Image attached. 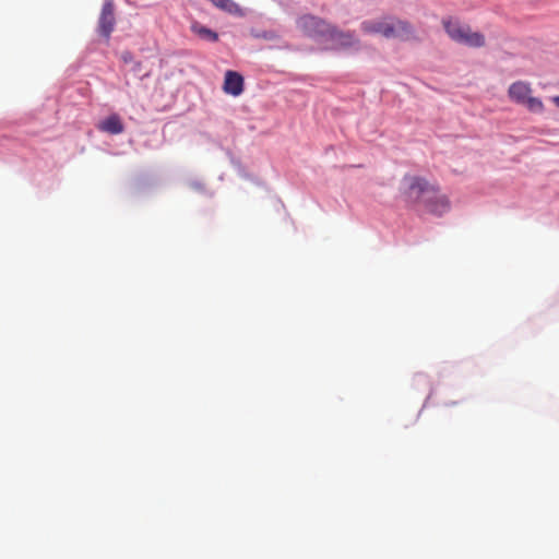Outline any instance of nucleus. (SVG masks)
<instances>
[{"label":"nucleus","mask_w":559,"mask_h":559,"mask_svg":"<svg viewBox=\"0 0 559 559\" xmlns=\"http://www.w3.org/2000/svg\"><path fill=\"white\" fill-rule=\"evenodd\" d=\"M223 88L227 94L239 96L243 91V78L238 72L227 71Z\"/></svg>","instance_id":"6e6552de"},{"label":"nucleus","mask_w":559,"mask_h":559,"mask_svg":"<svg viewBox=\"0 0 559 559\" xmlns=\"http://www.w3.org/2000/svg\"><path fill=\"white\" fill-rule=\"evenodd\" d=\"M424 207L436 215H442L448 212L450 203L448 198L440 193L439 189L436 188V194L428 202L425 203Z\"/></svg>","instance_id":"1a4fd4ad"},{"label":"nucleus","mask_w":559,"mask_h":559,"mask_svg":"<svg viewBox=\"0 0 559 559\" xmlns=\"http://www.w3.org/2000/svg\"><path fill=\"white\" fill-rule=\"evenodd\" d=\"M360 28L365 34L381 35L388 39L408 40L414 37V28L408 22L392 16L364 21Z\"/></svg>","instance_id":"f257e3e1"},{"label":"nucleus","mask_w":559,"mask_h":559,"mask_svg":"<svg viewBox=\"0 0 559 559\" xmlns=\"http://www.w3.org/2000/svg\"><path fill=\"white\" fill-rule=\"evenodd\" d=\"M98 130L109 134H120L124 130V126L117 114H112L98 123Z\"/></svg>","instance_id":"9d476101"},{"label":"nucleus","mask_w":559,"mask_h":559,"mask_svg":"<svg viewBox=\"0 0 559 559\" xmlns=\"http://www.w3.org/2000/svg\"><path fill=\"white\" fill-rule=\"evenodd\" d=\"M255 37H259V38H264V39H273L275 37V35L273 33H269V32H263V33H259V34H255L254 35Z\"/></svg>","instance_id":"f8f14e48"},{"label":"nucleus","mask_w":559,"mask_h":559,"mask_svg":"<svg viewBox=\"0 0 559 559\" xmlns=\"http://www.w3.org/2000/svg\"><path fill=\"white\" fill-rule=\"evenodd\" d=\"M115 25H116L115 5L111 0H107L103 4L102 11H100V14L98 17L97 32L102 37H104L108 41L111 33L115 29Z\"/></svg>","instance_id":"423d86ee"},{"label":"nucleus","mask_w":559,"mask_h":559,"mask_svg":"<svg viewBox=\"0 0 559 559\" xmlns=\"http://www.w3.org/2000/svg\"><path fill=\"white\" fill-rule=\"evenodd\" d=\"M191 31L195 35H198L200 38H202L204 40L212 41V43H215V41L218 40L217 33H215L214 31L205 27L202 24L193 23L192 26H191Z\"/></svg>","instance_id":"9b49d317"},{"label":"nucleus","mask_w":559,"mask_h":559,"mask_svg":"<svg viewBox=\"0 0 559 559\" xmlns=\"http://www.w3.org/2000/svg\"><path fill=\"white\" fill-rule=\"evenodd\" d=\"M404 182V198L414 205H425L436 194V186L426 179L416 176H406Z\"/></svg>","instance_id":"7ed1b4c3"},{"label":"nucleus","mask_w":559,"mask_h":559,"mask_svg":"<svg viewBox=\"0 0 559 559\" xmlns=\"http://www.w3.org/2000/svg\"><path fill=\"white\" fill-rule=\"evenodd\" d=\"M296 25L306 36L322 40H325L332 26V24L325 20L311 14H305L298 17Z\"/></svg>","instance_id":"39448f33"},{"label":"nucleus","mask_w":559,"mask_h":559,"mask_svg":"<svg viewBox=\"0 0 559 559\" xmlns=\"http://www.w3.org/2000/svg\"><path fill=\"white\" fill-rule=\"evenodd\" d=\"M442 23L447 34L455 43L472 48H480L485 46V36L479 32H473L468 25L462 24L457 20L453 19L443 20Z\"/></svg>","instance_id":"f03ea898"},{"label":"nucleus","mask_w":559,"mask_h":559,"mask_svg":"<svg viewBox=\"0 0 559 559\" xmlns=\"http://www.w3.org/2000/svg\"><path fill=\"white\" fill-rule=\"evenodd\" d=\"M531 84L524 81H516L509 86V98L520 105L526 106L532 112H543L544 104L542 99L533 97Z\"/></svg>","instance_id":"20e7f679"},{"label":"nucleus","mask_w":559,"mask_h":559,"mask_svg":"<svg viewBox=\"0 0 559 559\" xmlns=\"http://www.w3.org/2000/svg\"><path fill=\"white\" fill-rule=\"evenodd\" d=\"M324 41L331 43L334 49H347L359 44V39L354 32H344L332 25L330 33Z\"/></svg>","instance_id":"0eeeda50"},{"label":"nucleus","mask_w":559,"mask_h":559,"mask_svg":"<svg viewBox=\"0 0 559 559\" xmlns=\"http://www.w3.org/2000/svg\"><path fill=\"white\" fill-rule=\"evenodd\" d=\"M551 100H552V103H554L556 106H558V107H559V96H554V97L551 98Z\"/></svg>","instance_id":"ddd939ff"}]
</instances>
